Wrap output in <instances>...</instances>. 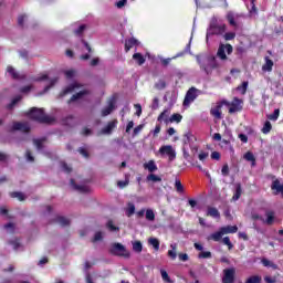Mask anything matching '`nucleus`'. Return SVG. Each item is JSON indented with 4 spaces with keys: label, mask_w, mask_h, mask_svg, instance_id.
I'll use <instances>...</instances> for the list:
<instances>
[{
    "label": "nucleus",
    "mask_w": 283,
    "mask_h": 283,
    "mask_svg": "<svg viewBox=\"0 0 283 283\" xmlns=\"http://www.w3.org/2000/svg\"><path fill=\"white\" fill-rule=\"evenodd\" d=\"M29 117L38 123H54V117L45 115L42 108H32L29 112Z\"/></svg>",
    "instance_id": "obj_1"
},
{
    "label": "nucleus",
    "mask_w": 283,
    "mask_h": 283,
    "mask_svg": "<svg viewBox=\"0 0 283 283\" xmlns=\"http://www.w3.org/2000/svg\"><path fill=\"white\" fill-rule=\"evenodd\" d=\"M224 32H227V24H220L218 23V18H212L207 31V39L213 36V34H224Z\"/></svg>",
    "instance_id": "obj_2"
},
{
    "label": "nucleus",
    "mask_w": 283,
    "mask_h": 283,
    "mask_svg": "<svg viewBox=\"0 0 283 283\" xmlns=\"http://www.w3.org/2000/svg\"><path fill=\"white\" fill-rule=\"evenodd\" d=\"M201 70H203L207 74H211V72L213 70H216V67H220V65L218 64V60H216L214 56H209L206 60L200 61V59H197Z\"/></svg>",
    "instance_id": "obj_3"
},
{
    "label": "nucleus",
    "mask_w": 283,
    "mask_h": 283,
    "mask_svg": "<svg viewBox=\"0 0 283 283\" xmlns=\"http://www.w3.org/2000/svg\"><path fill=\"white\" fill-rule=\"evenodd\" d=\"M109 252L113 255H117L118 258H125L126 260L129 259L132 255L127 248H125V245H123L122 243H113L111 245Z\"/></svg>",
    "instance_id": "obj_4"
},
{
    "label": "nucleus",
    "mask_w": 283,
    "mask_h": 283,
    "mask_svg": "<svg viewBox=\"0 0 283 283\" xmlns=\"http://www.w3.org/2000/svg\"><path fill=\"white\" fill-rule=\"evenodd\" d=\"M233 53V46L231 44H220L217 56L221 61H227V54Z\"/></svg>",
    "instance_id": "obj_5"
},
{
    "label": "nucleus",
    "mask_w": 283,
    "mask_h": 283,
    "mask_svg": "<svg viewBox=\"0 0 283 283\" xmlns=\"http://www.w3.org/2000/svg\"><path fill=\"white\" fill-rule=\"evenodd\" d=\"M160 156H168L170 161L176 160V149L171 145H164L159 148Z\"/></svg>",
    "instance_id": "obj_6"
},
{
    "label": "nucleus",
    "mask_w": 283,
    "mask_h": 283,
    "mask_svg": "<svg viewBox=\"0 0 283 283\" xmlns=\"http://www.w3.org/2000/svg\"><path fill=\"white\" fill-rule=\"evenodd\" d=\"M235 282V269L223 270L222 283H233Z\"/></svg>",
    "instance_id": "obj_7"
},
{
    "label": "nucleus",
    "mask_w": 283,
    "mask_h": 283,
    "mask_svg": "<svg viewBox=\"0 0 283 283\" xmlns=\"http://www.w3.org/2000/svg\"><path fill=\"white\" fill-rule=\"evenodd\" d=\"M242 99L234 97L232 102H230L229 114H235V112H242Z\"/></svg>",
    "instance_id": "obj_8"
},
{
    "label": "nucleus",
    "mask_w": 283,
    "mask_h": 283,
    "mask_svg": "<svg viewBox=\"0 0 283 283\" xmlns=\"http://www.w3.org/2000/svg\"><path fill=\"white\" fill-rule=\"evenodd\" d=\"M198 95H196V88L191 87L184 99V107H189L191 103H193V99L197 98Z\"/></svg>",
    "instance_id": "obj_9"
},
{
    "label": "nucleus",
    "mask_w": 283,
    "mask_h": 283,
    "mask_svg": "<svg viewBox=\"0 0 283 283\" xmlns=\"http://www.w3.org/2000/svg\"><path fill=\"white\" fill-rule=\"evenodd\" d=\"M118 125V119H114L112 122H108V124L102 128L101 134L104 136H109L114 129H116V126Z\"/></svg>",
    "instance_id": "obj_10"
},
{
    "label": "nucleus",
    "mask_w": 283,
    "mask_h": 283,
    "mask_svg": "<svg viewBox=\"0 0 283 283\" xmlns=\"http://www.w3.org/2000/svg\"><path fill=\"white\" fill-rule=\"evenodd\" d=\"M11 129L13 132H24V133H28V132H30V124L15 122V123H13Z\"/></svg>",
    "instance_id": "obj_11"
},
{
    "label": "nucleus",
    "mask_w": 283,
    "mask_h": 283,
    "mask_svg": "<svg viewBox=\"0 0 283 283\" xmlns=\"http://www.w3.org/2000/svg\"><path fill=\"white\" fill-rule=\"evenodd\" d=\"M272 191H275V196L280 195L283 197V184L275 179L271 185Z\"/></svg>",
    "instance_id": "obj_12"
},
{
    "label": "nucleus",
    "mask_w": 283,
    "mask_h": 283,
    "mask_svg": "<svg viewBox=\"0 0 283 283\" xmlns=\"http://www.w3.org/2000/svg\"><path fill=\"white\" fill-rule=\"evenodd\" d=\"M71 187H73V189L80 193H90V188L87 186H78L74 182V179H71Z\"/></svg>",
    "instance_id": "obj_13"
},
{
    "label": "nucleus",
    "mask_w": 283,
    "mask_h": 283,
    "mask_svg": "<svg viewBox=\"0 0 283 283\" xmlns=\"http://www.w3.org/2000/svg\"><path fill=\"white\" fill-rule=\"evenodd\" d=\"M76 90H81V84L78 82H74L73 84L69 85L64 90L63 96H65V94H71V92H76Z\"/></svg>",
    "instance_id": "obj_14"
},
{
    "label": "nucleus",
    "mask_w": 283,
    "mask_h": 283,
    "mask_svg": "<svg viewBox=\"0 0 283 283\" xmlns=\"http://www.w3.org/2000/svg\"><path fill=\"white\" fill-rule=\"evenodd\" d=\"M222 235H224V232L220 228L218 232H214L208 237V240H213V242H220L222 240Z\"/></svg>",
    "instance_id": "obj_15"
},
{
    "label": "nucleus",
    "mask_w": 283,
    "mask_h": 283,
    "mask_svg": "<svg viewBox=\"0 0 283 283\" xmlns=\"http://www.w3.org/2000/svg\"><path fill=\"white\" fill-rule=\"evenodd\" d=\"M144 169H147L150 174H154V171H158V166H156V161L149 160L148 163L144 164Z\"/></svg>",
    "instance_id": "obj_16"
},
{
    "label": "nucleus",
    "mask_w": 283,
    "mask_h": 283,
    "mask_svg": "<svg viewBox=\"0 0 283 283\" xmlns=\"http://www.w3.org/2000/svg\"><path fill=\"white\" fill-rule=\"evenodd\" d=\"M170 249L171 250L168 251V258H170L171 260H176V258H178V244L171 243Z\"/></svg>",
    "instance_id": "obj_17"
},
{
    "label": "nucleus",
    "mask_w": 283,
    "mask_h": 283,
    "mask_svg": "<svg viewBox=\"0 0 283 283\" xmlns=\"http://www.w3.org/2000/svg\"><path fill=\"white\" fill-rule=\"evenodd\" d=\"M170 114H171V111L165 109L163 113H160V115L158 116L157 120L159 123H163V120H165V123H169V115Z\"/></svg>",
    "instance_id": "obj_18"
},
{
    "label": "nucleus",
    "mask_w": 283,
    "mask_h": 283,
    "mask_svg": "<svg viewBox=\"0 0 283 283\" xmlns=\"http://www.w3.org/2000/svg\"><path fill=\"white\" fill-rule=\"evenodd\" d=\"M263 72H272L273 71V62L269 56L265 57V63L262 66Z\"/></svg>",
    "instance_id": "obj_19"
},
{
    "label": "nucleus",
    "mask_w": 283,
    "mask_h": 283,
    "mask_svg": "<svg viewBox=\"0 0 283 283\" xmlns=\"http://www.w3.org/2000/svg\"><path fill=\"white\" fill-rule=\"evenodd\" d=\"M221 231L223 232V235H226L227 233H238V226L222 227Z\"/></svg>",
    "instance_id": "obj_20"
},
{
    "label": "nucleus",
    "mask_w": 283,
    "mask_h": 283,
    "mask_svg": "<svg viewBox=\"0 0 283 283\" xmlns=\"http://www.w3.org/2000/svg\"><path fill=\"white\" fill-rule=\"evenodd\" d=\"M265 217H266L265 224L271 226L275 222V212L268 211V212H265Z\"/></svg>",
    "instance_id": "obj_21"
},
{
    "label": "nucleus",
    "mask_w": 283,
    "mask_h": 283,
    "mask_svg": "<svg viewBox=\"0 0 283 283\" xmlns=\"http://www.w3.org/2000/svg\"><path fill=\"white\" fill-rule=\"evenodd\" d=\"M134 45H138V40H136L134 38L126 40L125 52H128L130 48H134Z\"/></svg>",
    "instance_id": "obj_22"
},
{
    "label": "nucleus",
    "mask_w": 283,
    "mask_h": 283,
    "mask_svg": "<svg viewBox=\"0 0 283 283\" xmlns=\"http://www.w3.org/2000/svg\"><path fill=\"white\" fill-rule=\"evenodd\" d=\"M207 216L210 218H220V211L213 207H208Z\"/></svg>",
    "instance_id": "obj_23"
},
{
    "label": "nucleus",
    "mask_w": 283,
    "mask_h": 283,
    "mask_svg": "<svg viewBox=\"0 0 283 283\" xmlns=\"http://www.w3.org/2000/svg\"><path fill=\"white\" fill-rule=\"evenodd\" d=\"M148 244H150L155 249V251H159L160 249V241L156 238H149Z\"/></svg>",
    "instance_id": "obj_24"
},
{
    "label": "nucleus",
    "mask_w": 283,
    "mask_h": 283,
    "mask_svg": "<svg viewBox=\"0 0 283 283\" xmlns=\"http://www.w3.org/2000/svg\"><path fill=\"white\" fill-rule=\"evenodd\" d=\"M222 108V105H218L217 107L212 108L210 111V114H212L214 116V118H222V113L220 112V109Z\"/></svg>",
    "instance_id": "obj_25"
},
{
    "label": "nucleus",
    "mask_w": 283,
    "mask_h": 283,
    "mask_svg": "<svg viewBox=\"0 0 283 283\" xmlns=\"http://www.w3.org/2000/svg\"><path fill=\"white\" fill-rule=\"evenodd\" d=\"M135 213H136V206L133 202L128 203V207L126 209V216L128 218H132V216H134Z\"/></svg>",
    "instance_id": "obj_26"
},
{
    "label": "nucleus",
    "mask_w": 283,
    "mask_h": 283,
    "mask_svg": "<svg viewBox=\"0 0 283 283\" xmlns=\"http://www.w3.org/2000/svg\"><path fill=\"white\" fill-rule=\"evenodd\" d=\"M114 112V103H109L108 106L102 109V116H109Z\"/></svg>",
    "instance_id": "obj_27"
},
{
    "label": "nucleus",
    "mask_w": 283,
    "mask_h": 283,
    "mask_svg": "<svg viewBox=\"0 0 283 283\" xmlns=\"http://www.w3.org/2000/svg\"><path fill=\"white\" fill-rule=\"evenodd\" d=\"M147 182H163V178L157 175L150 174L146 177Z\"/></svg>",
    "instance_id": "obj_28"
},
{
    "label": "nucleus",
    "mask_w": 283,
    "mask_h": 283,
    "mask_svg": "<svg viewBox=\"0 0 283 283\" xmlns=\"http://www.w3.org/2000/svg\"><path fill=\"white\" fill-rule=\"evenodd\" d=\"M175 189L177 193H185V186H182V182L180 181V179L175 180Z\"/></svg>",
    "instance_id": "obj_29"
},
{
    "label": "nucleus",
    "mask_w": 283,
    "mask_h": 283,
    "mask_svg": "<svg viewBox=\"0 0 283 283\" xmlns=\"http://www.w3.org/2000/svg\"><path fill=\"white\" fill-rule=\"evenodd\" d=\"M240 196H242V186L240 184H237L235 193L232 197V200L235 202L237 200H240Z\"/></svg>",
    "instance_id": "obj_30"
},
{
    "label": "nucleus",
    "mask_w": 283,
    "mask_h": 283,
    "mask_svg": "<svg viewBox=\"0 0 283 283\" xmlns=\"http://www.w3.org/2000/svg\"><path fill=\"white\" fill-rule=\"evenodd\" d=\"M134 61H136V63H138L139 65H144L145 64V56H143V54L140 53H135L133 55Z\"/></svg>",
    "instance_id": "obj_31"
},
{
    "label": "nucleus",
    "mask_w": 283,
    "mask_h": 283,
    "mask_svg": "<svg viewBox=\"0 0 283 283\" xmlns=\"http://www.w3.org/2000/svg\"><path fill=\"white\" fill-rule=\"evenodd\" d=\"M248 88H249V82H242V84L237 87V92H240V94L244 95L247 94Z\"/></svg>",
    "instance_id": "obj_32"
},
{
    "label": "nucleus",
    "mask_w": 283,
    "mask_h": 283,
    "mask_svg": "<svg viewBox=\"0 0 283 283\" xmlns=\"http://www.w3.org/2000/svg\"><path fill=\"white\" fill-rule=\"evenodd\" d=\"M273 129V125H271V122L266 120L263 125V128L261 129L262 134H270Z\"/></svg>",
    "instance_id": "obj_33"
},
{
    "label": "nucleus",
    "mask_w": 283,
    "mask_h": 283,
    "mask_svg": "<svg viewBox=\"0 0 283 283\" xmlns=\"http://www.w3.org/2000/svg\"><path fill=\"white\" fill-rule=\"evenodd\" d=\"M227 19H228L230 25H232L233 28H238V23H235V14H233V12H229L227 14Z\"/></svg>",
    "instance_id": "obj_34"
},
{
    "label": "nucleus",
    "mask_w": 283,
    "mask_h": 283,
    "mask_svg": "<svg viewBox=\"0 0 283 283\" xmlns=\"http://www.w3.org/2000/svg\"><path fill=\"white\" fill-rule=\"evenodd\" d=\"M146 220H148L149 222H154L156 220V213H154V210H146Z\"/></svg>",
    "instance_id": "obj_35"
},
{
    "label": "nucleus",
    "mask_w": 283,
    "mask_h": 283,
    "mask_svg": "<svg viewBox=\"0 0 283 283\" xmlns=\"http://www.w3.org/2000/svg\"><path fill=\"white\" fill-rule=\"evenodd\" d=\"M182 120V115L176 113L172 114L170 118H168V123H180Z\"/></svg>",
    "instance_id": "obj_36"
},
{
    "label": "nucleus",
    "mask_w": 283,
    "mask_h": 283,
    "mask_svg": "<svg viewBox=\"0 0 283 283\" xmlns=\"http://www.w3.org/2000/svg\"><path fill=\"white\" fill-rule=\"evenodd\" d=\"M56 222H57V224H61V227L70 226V219L64 218V217H57Z\"/></svg>",
    "instance_id": "obj_37"
},
{
    "label": "nucleus",
    "mask_w": 283,
    "mask_h": 283,
    "mask_svg": "<svg viewBox=\"0 0 283 283\" xmlns=\"http://www.w3.org/2000/svg\"><path fill=\"white\" fill-rule=\"evenodd\" d=\"M133 251H135V253H143V243L140 241L134 242Z\"/></svg>",
    "instance_id": "obj_38"
},
{
    "label": "nucleus",
    "mask_w": 283,
    "mask_h": 283,
    "mask_svg": "<svg viewBox=\"0 0 283 283\" xmlns=\"http://www.w3.org/2000/svg\"><path fill=\"white\" fill-rule=\"evenodd\" d=\"M262 264L263 266H269L270 269H277V264L273 263L272 261H270L269 259H262Z\"/></svg>",
    "instance_id": "obj_39"
},
{
    "label": "nucleus",
    "mask_w": 283,
    "mask_h": 283,
    "mask_svg": "<svg viewBox=\"0 0 283 283\" xmlns=\"http://www.w3.org/2000/svg\"><path fill=\"white\" fill-rule=\"evenodd\" d=\"M87 94V91H80L77 94L73 95L70 99V103H74V101H78L82 96H85Z\"/></svg>",
    "instance_id": "obj_40"
},
{
    "label": "nucleus",
    "mask_w": 283,
    "mask_h": 283,
    "mask_svg": "<svg viewBox=\"0 0 283 283\" xmlns=\"http://www.w3.org/2000/svg\"><path fill=\"white\" fill-rule=\"evenodd\" d=\"M10 196L11 198H18V200H20L21 202L25 200V195H23L22 192H11Z\"/></svg>",
    "instance_id": "obj_41"
},
{
    "label": "nucleus",
    "mask_w": 283,
    "mask_h": 283,
    "mask_svg": "<svg viewBox=\"0 0 283 283\" xmlns=\"http://www.w3.org/2000/svg\"><path fill=\"white\" fill-rule=\"evenodd\" d=\"M198 258H199V260H209V259H211V252H209V251L200 252L198 254Z\"/></svg>",
    "instance_id": "obj_42"
},
{
    "label": "nucleus",
    "mask_w": 283,
    "mask_h": 283,
    "mask_svg": "<svg viewBox=\"0 0 283 283\" xmlns=\"http://www.w3.org/2000/svg\"><path fill=\"white\" fill-rule=\"evenodd\" d=\"M269 120H277L280 118V109H275L273 114L268 115Z\"/></svg>",
    "instance_id": "obj_43"
},
{
    "label": "nucleus",
    "mask_w": 283,
    "mask_h": 283,
    "mask_svg": "<svg viewBox=\"0 0 283 283\" xmlns=\"http://www.w3.org/2000/svg\"><path fill=\"white\" fill-rule=\"evenodd\" d=\"M7 72L12 76V78H19V73L12 66H8Z\"/></svg>",
    "instance_id": "obj_44"
},
{
    "label": "nucleus",
    "mask_w": 283,
    "mask_h": 283,
    "mask_svg": "<svg viewBox=\"0 0 283 283\" xmlns=\"http://www.w3.org/2000/svg\"><path fill=\"white\" fill-rule=\"evenodd\" d=\"M156 90H165L167 87V83L164 80H159L155 84Z\"/></svg>",
    "instance_id": "obj_45"
},
{
    "label": "nucleus",
    "mask_w": 283,
    "mask_h": 283,
    "mask_svg": "<svg viewBox=\"0 0 283 283\" xmlns=\"http://www.w3.org/2000/svg\"><path fill=\"white\" fill-rule=\"evenodd\" d=\"M160 273L164 282L174 283V281H171V279L169 277V274L167 273V271L161 270Z\"/></svg>",
    "instance_id": "obj_46"
},
{
    "label": "nucleus",
    "mask_w": 283,
    "mask_h": 283,
    "mask_svg": "<svg viewBox=\"0 0 283 283\" xmlns=\"http://www.w3.org/2000/svg\"><path fill=\"white\" fill-rule=\"evenodd\" d=\"M191 140H193V135H191V133H187L184 136V144L185 145H189L191 143Z\"/></svg>",
    "instance_id": "obj_47"
},
{
    "label": "nucleus",
    "mask_w": 283,
    "mask_h": 283,
    "mask_svg": "<svg viewBox=\"0 0 283 283\" xmlns=\"http://www.w3.org/2000/svg\"><path fill=\"white\" fill-rule=\"evenodd\" d=\"M223 244H226V247H228L229 251H231V249H233V243H231V239H229V237H226L222 239Z\"/></svg>",
    "instance_id": "obj_48"
},
{
    "label": "nucleus",
    "mask_w": 283,
    "mask_h": 283,
    "mask_svg": "<svg viewBox=\"0 0 283 283\" xmlns=\"http://www.w3.org/2000/svg\"><path fill=\"white\" fill-rule=\"evenodd\" d=\"M244 158H245V160H248L249 163H255V156H253V153H251V151H248V153L244 155Z\"/></svg>",
    "instance_id": "obj_49"
},
{
    "label": "nucleus",
    "mask_w": 283,
    "mask_h": 283,
    "mask_svg": "<svg viewBox=\"0 0 283 283\" xmlns=\"http://www.w3.org/2000/svg\"><path fill=\"white\" fill-rule=\"evenodd\" d=\"M66 78H74L76 76V71L75 70H69L64 72Z\"/></svg>",
    "instance_id": "obj_50"
},
{
    "label": "nucleus",
    "mask_w": 283,
    "mask_h": 283,
    "mask_svg": "<svg viewBox=\"0 0 283 283\" xmlns=\"http://www.w3.org/2000/svg\"><path fill=\"white\" fill-rule=\"evenodd\" d=\"M226 41H233L235 39V33L234 32H228L223 35Z\"/></svg>",
    "instance_id": "obj_51"
},
{
    "label": "nucleus",
    "mask_w": 283,
    "mask_h": 283,
    "mask_svg": "<svg viewBox=\"0 0 283 283\" xmlns=\"http://www.w3.org/2000/svg\"><path fill=\"white\" fill-rule=\"evenodd\" d=\"M33 144L35 145L36 149H43V139H34Z\"/></svg>",
    "instance_id": "obj_52"
},
{
    "label": "nucleus",
    "mask_w": 283,
    "mask_h": 283,
    "mask_svg": "<svg viewBox=\"0 0 283 283\" xmlns=\"http://www.w3.org/2000/svg\"><path fill=\"white\" fill-rule=\"evenodd\" d=\"M101 240H103V232L98 231L95 233L93 242H101Z\"/></svg>",
    "instance_id": "obj_53"
},
{
    "label": "nucleus",
    "mask_w": 283,
    "mask_h": 283,
    "mask_svg": "<svg viewBox=\"0 0 283 283\" xmlns=\"http://www.w3.org/2000/svg\"><path fill=\"white\" fill-rule=\"evenodd\" d=\"M106 227L109 229V231H118V227L114 226V221H108Z\"/></svg>",
    "instance_id": "obj_54"
},
{
    "label": "nucleus",
    "mask_w": 283,
    "mask_h": 283,
    "mask_svg": "<svg viewBox=\"0 0 283 283\" xmlns=\"http://www.w3.org/2000/svg\"><path fill=\"white\" fill-rule=\"evenodd\" d=\"M199 160H201V163H205V160H207L209 158V153H205L201 151L198 156Z\"/></svg>",
    "instance_id": "obj_55"
},
{
    "label": "nucleus",
    "mask_w": 283,
    "mask_h": 283,
    "mask_svg": "<svg viewBox=\"0 0 283 283\" xmlns=\"http://www.w3.org/2000/svg\"><path fill=\"white\" fill-rule=\"evenodd\" d=\"M127 185H129V178H126L125 181H118V182H117V186H118L120 189H125V187H127Z\"/></svg>",
    "instance_id": "obj_56"
},
{
    "label": "nucleus",
    "mask_w": 283,
    "mask_h": 283,
    "mask_svg": "<svg viewBox=\"0 0 283 283\" xmlns=\"http://www.w3.org/2000/svg\"><path fill=\"white\" fill-rule=\"evenodd\" d=\"M61 167L66 174H70L72 171V167L67 166V164H65L64 161L61 163Z\"/></svg>",
    "instance_id": "obj_57"
},
{
    "label": "nucleus",
    "mask_w": 283,
    "mask_h": 283,
    "mask_svg": "<svg viewBox=\"0 0 283 283\" xmlns=\"http://www.w3.org/2000/svg\"><path fill=\"white\" fill-rule=\"evenodd\" d=\"M264 282H266V283H276L277 279H275V276H264Z\"/></svg>",
    "instance_id": "obj_58"
},
{
    "label": "nucleus",
    "mask_w": 283,
    "mask_h": 283,
    "mask_svg": "<svg viewBox=\"0 0 283 283\" xmlns=\"http://www.w3.org/2000/svg\"><path fill=\"white\" fill-rule=\"evenodd\" d=\"M78 151L84 158H90V154L87 153L86 148L81 147Z\"/></svg>",
    "instance_id": "obj_59"
},
{
    "label": "nucleus",
    "mask_w": 283,
    "mask_h": 283,
    "mask_svg": "<svg viewBox=\"0 0 283 283\" xmlns=\"http://www.w3.org/2000/svg\"><path fill=\"white\" fill-rule=\"evenodd\" d=\"M134 107L136 109V116H140V114H143V106H140V104H135Z\"/></svg>",
    "instance_id": "obj_60"
},
{
    "label": "nucleus",
    "mask_w": 283,
    "mask_h": 283,
    "mask_svg": "<svg viewBox=\"0 0 283 283\" xmlns=\"http://www.w3.org/2000/svg\"><path fill=\"white\" fill-rule=\"evenodd\" d=\"M179 260H181V262L189 261V254L188 253H180L179 254Z\"/></svg>",
    "instance_id": "obj_61"
},
{
    "label": "nucleus",
    "mask_w": 283,
    "mask_h": 283,
    "mask_svg": "<svg viewBox=\"0 0 283 283\" xmlns=\"http://www.w3.org/2000/svg\"><path fill=\"white\" fill-rule=\"evenodd\" d=\"M221 174L222 176H229V165H223L222 169H221Z\"/></svg>",
    "instance_id": "obj_62"
},
{
    "label": "nucleus",
    "mask_w": 283,
    "mask_h": 283,
    "mask_svg": "<svg viewBox=\"0 0 283 283\" xmlns=\"http://www.w3.org/2000/svg\"><path fill=\"white\" fill-rule=\"evenodd\" d=\"M4 229H7V231H9V233H12L14 231V224L8 223L4 226Z\"/></svg>",
    "instance_id": "obj_63"
},
{
    "label": "nucleus",
    "mask_w": 283,
    "mask_h": 283,
    "mask_svg": "<svg viewBox=\"0 0 283 283\" xmlns=\"http://www.w3.org/2000/svg\"><path fill=\"white\" fill-rule=\"evenodd\" d=\"M211 158H212V160H218V159L220 158V153L213 151V153L211 154Z\"/></svg>",
    "instance_id": "obj_64"
}]
</instances>
